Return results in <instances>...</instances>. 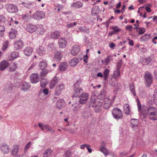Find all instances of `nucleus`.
<instances>
[{
	"mask_svg": "<svg viewBox=\"0 0 157 157\" xmlns=\"http://www.w3.org/2000/svg\"><path fill=\"white\" fill-rule=\"evenodd\" d=\"M72 6L75 9H78L82 7V4L81 2H78L74 3L72 5Z\"/></svg>",
	"mask_w": 157,
	"mask_h": 157,
	"instance_id": "473e14b6",
	"label": "nucleus"
},
{
	"mask_svg": "<svg viewBox=\"0 0 157 157\" xmlns=\"http://www.w3.org/2000/svg\"><path fill=\"white\" fill-rule=\"evenodd\" d=\"M144 7L145 8L146 11L148 12V13H150L151 11V10L150 8L149 7L147 6L146 5H144L143 7H140V8H143Z\"/></svg>",
	"mask_w": 157,
	"mask_h": 157,
	"instance_id": "680f3d73",
	"label": "nucleus"
},
{
	"mask_svg": "<svg viewBox=\"0 0 157 157\" xmlns=\"http://www.w3.org/2000/svg\"><path fill=\"white\" fill-rule=\"evenodd\" d=\"M125 29L131 32L132 29V26L131 25L127 26L126 27Z\"/></svg>",
	"mask_w": 157,
	"mask_h": 157,
	"instance_id": "0e129e2a",
	"label": "nucleus"
},
{
	"mask_svg": "<svg viewBox=\"0 0 157 157\" xmlns=\"http://www.w3.org/2000/svg\"><path fill=\"white\" fill-rule=\"evenodd\" d=\"M5 27L2 25H0V37H2L4 35L5 32Z\"/></svg>",
	"mask_w": 157,
	"mask_h": 157,
	"instance_id": "8fccbe9b",
	"label": "nucleus"
},
{
	"mask_svg": "<svg viewBox=\"0 0 157 157\" xmlns=\"http://www.w3.org/2000/svg\"><path fill=\"white\" fill-rule=\"evenodd\" d=\"M153 97L154 102L156 105H157V89L155 90Z\"/></svg>",
	"mask_w": 157,
	"mask_h": 157,
	"instance_id": "603ef678",
	"label": "nucleus"
},
{
	"mask_svg": "<svg viewBox=\"0 0 157 157\" xmlns=\"http://www.w3.org/2000/svg\"><path fill=\"white\" fill-rule=\"evenodd\" d=\"M21 4H24L25 6L27 8H33V6H34L35 5V4L34 3H33V4L32 3H25L23 2L21 3Z\"/></svg>",
	"mask_w": 157,
	"mask_h": 157,
	"instance_id": "58836bf2",
	"label": "nucleus"
},
{
	"mask_svg": "<svg viewBox=\"0 0 157 157\" xmlns=\"http://www.w3.org/2000/svg\"><path fill=\"white\" fill-rule=\"evenodd\" d=\"M24 46V43L22 41L19 40L15 42L14 44V48L15 50L21 49Z\"/></svg>",
	"mask_w": 157,
	"mask_h": 157,
	"instance_id": "9d476101",
	"label": "nucleus"
},
{
	"mask_svg": "<svg viewBox=\"0 0 157 157\" xmlns=\"http://www.w3.org/2000/svg\"><path fill=\"white\" fill-rule=\"evenodd\" d=\"M52 152V150L49 148L47 149L43 153V157H50Z\"/></svg>",
	"mask_w": 157,
	"mask_h": 157,
	"instance_id": "a878e982",
	"label": "nucleus"
},
{
	"mask_svg": "<svg viewBox=\"0 0 157 157\" xmlns=\"http://www.w3.org/2000/svg\"><path fill=\"white\" fill-rule=\"evenodd\" d=\"M65 86L64 84L62 83L58 85L55 89V95H59L61 94V92L64 89Z\"/></svg>",
	"mask_w": 157,
	"mask_h": 157,
	"instance_id": "1a4fd4ad",
	"label": "nucleus"
},
{
	"mask_svg": "<svg viewBox=\"0 0 157 157\" xmlns=\"http://www.w3.org/2000/svg\"><path fill=\"white\" fill-rule=\"evenodd\" d=\"M89 96V94L83 92L79 96V103L82 104H84L87 102Z\"/></svg>",
	"mask_w": 157,
	"mask_h": 157,
	"instance_id": "39448f33",
	"label": "nucleus"
},
{
	"mask_svg": "<svg viewBox=\"0 0 157 157\" xmlns=\"http://www.w3.org/2000/svg\"><path fill=\"white\" fill-rule=\"evenodd\" d=\"M77 24V23L74 22L73 23H70L67 24L66 25V27L68 28H70L72 27L74 25H75Z\"/></svg>",
	"mask_w": 157,
	"mask_h": 157,
	"instance_id": "13d9d810",
	"label": "nucleus"
},
{
	"mask_svg": "<svg viewBox=\"0 0 157 157\" xmlns=\"http://www.w3.org/2000/svg\"><path fill=\"white\" fill-rule=\"evenodd\" d=\"M115 44L113 43H111L109 44V47L112 49H113L114 47L115 46Z\"/></svg>",
	"mask_w": 157,
	"mask_h": 157,
	"instance_id": "774afa93",
	"label": "nucleus"
},
{
	"mask_svg": "<svg viewBox=\"0 0 157 157\" xmlns=\"http://www.w3.org/2000/svg\"><path fill=\"white\" fill-rule=\"evenodd\" d=\"M100 151L104 154L105 156H107L108 155V150L105 147V145L101 146L100 148Z\"/></svg>",
	"mask_w": 157,
	"mask_h": 157,
	"instance_id": "e433bc0d",
	"label": "nucleus"
},
{
	"mask_svg": "<svg viewBox=\"0 0 157 157\" xmlns=\"http://www.w3.org/2000/svg\"><path fill=\"white\" fill-rule=\"evenodd\" d=\"M62 56V54L60 52L57 51L54 54V59L56 61L58 62L61 59Z\"/></svg>",
	"mask_w": 157,
	"mask_h": 157,
	"instance_id": "6ab92c4d",
	"label": "nucleus"
},
{
	"mask_svg": "<svg viewBox=\"0 0 157 157\" xmlns=\"http://www.w3.org/2000/svg\"><path fill=\"white\" fill-rule=\"evenodd\" d=\"M9 63L6 60H4L0 63V71H3L8 66Z\"/></svg>",
	"mask_w": 157,
	"mask_h": 157,
	"instance_id": "4468645a",
	"label": "nucleus"
},
{
	"mask_svg": "<svg viewBox=\"0 0 157 157\" xmlns=\"http://www.w3.org/2000/svg\"><path fill=\"white\" fill-rule=\"evenodd\" d=\"M67 43L66 39L63 37L60 38L58 41V44L59 47L61 48H65Z\"/></svg>",
	"mask_w": 157,
	"mask_h": 157,
	"instance_id": "9b49d317",
	"label": "nucleus"
},
{
	"mask_svg": "<svg viewBox=\"0 0 157 157\" xmlns=\"http://www.w3.org/2000/svg\"><path fill=\"white\" fill-rule=\"evenodd\" d=\"M67 64L66 62H62L59 64V70L63 71H65L67 68Z\"/></svg>",
	"mask_w": 157,
	"mask_h": 157,
	"instance_id": "a211bd4d",
	"label": "nucleus"
},
{
	"mask_svg": "<svg viewBox=\"0 0 157 157\" xmlns=\"http://www.w3.org/2000/svg\"><path fill=\"white\" fill-rule=\"evenodd\" d=\"M81 80L80 79L78 80L74 85L75 87L76 88L79 87L78 86H79V85L81 84Z\"/></svg>",
	"mask_w": 157,
	"mask_h": 157,
	"instance_id": "052dcab7",
	"label": "nucleus"
},
{
	"mask_svg": "<svg viewBox=\"0 0 157 157\" xmlns=\"http://www.w3.org/2000/svg\"><path fill=\"white\" fill-rule=\"evenodd\" d=\"M39 66L41 70L44 69L47 66L46 62L44 60H43L39 63Z\"/></svg>",
	"mask_w": 157,
	"mask_h": 157,
	"instance_id": "7c9ffc66",
	"label": "nucleus"
},
{
	"mask_svg": "<svg viewBox=\"0 0 157 157\" xmlns=\"http://www.w3.org/2000/svg\"><path fill=\"white\" fill-rule=\"evenodd\" d=\"M86 147L87 148L88 151L89 153H90L92 152V149L90 148V145L87 144Z\"/></svg>",
	"mask_w": 157,
	"mask_h": 157,
	"instance_id": "338daca9",
	"label": "nucleus"
},
{
	"mask_svg": "<svg viewBox=\"0 0 157 157\" xmlns=\"http://www.w3.org/2000/svg\"><path fill=\"white\" fill-rule=\"evenodd\" d=\"M33 51V48L30 46L26 47L24 50V53L27 56H29L32 54Z\"/></svg>",
	"mask_w": 157,
	"mask_h": 157,
	"instance_id": "aec40b11",
	"label": "nucleus"
},
{
	"mask_svg": "<svg viewBox=\"0 0 157 157\" xmlns=\"http://www.w3.org/2000/svg\"><path fill=\"white\" fill-rule=\"evenodd\" d=\"M145 80L144 82L146 86L149 87L152 84L153 81V77L151 74L148 71H146L144 75Z\"/></svg>",
	"mask_w": 157,
	"mask_h": 157,
	"instance_id": "7ed1b4c3",
	"label": "nucleus"
},
{
	"mask_svg": "<svg viewBox=\"0 0 157 157\" xmlns=\"http://www.w3.org/2000/svg\"><path fill=\"white\" fill-rule=\"evenodd\" d=\"M37 30L38 33L40 35H42L44 33V29L42 25H40L38 27H37Z\"/></svg>",
	"mask_w": 157,
	"mask_h": 157,
	"instance_id": "c03bdc74",
	"label": "nucleus"
},
{
	"mask_svg": "<svg viewBox=\"0 0 157 157\" xmlns=\"http://www.w3.org/2000/svg\"><path fill=\"white\" fill-rule=\"evenodd\" d=\"M5 7L9 12L11 13L16 12L18 10L17 6L13 4H7Z\"/></svg>",
	"mask_w": 157,
	"mask_h": 157,
	"instance_id": "0eeeda50",
	"label": "nucleus"
},
{
	"mask_svg": "<svg viewBox=\"0 0 157 157\" xmlns=\"http://www.w3.org/2000/svg\"><path fill=\"white\" fill-rule=\"evenodd\" d=\"M6 21V19L4 16L0 15V22L3 23Z\"/></svg>",
	"mask_w": 157,
	"mask_h": 157,
	"instance_id": "e2e57ef3",
	"label": "nucleus"
},
{
	"mask_svg": "<svg viewBox=\"0 0 157 157\" xmlns=\"http://www.w3.org/2000/svg\"><path fill=\"white\" fill-rule=\"evenodd\" d=\"M48 71L47 69H44L42 70V71L41 72V75H44L45 76L48 73Z\"/></svg>",
	"mask_w": 157,
	"mask_h": 157,
	"instance_id": "69168bd1",
	"label": "nucleus"
},
{
	"mask_svg": "<svg viewBox=\"0 0 157 157\" xmlns=\"http://www.w3.org/2000/svg\"><path fill=\"white\" fill-rule=\"evenodd\" d=\"M105 95V92L104 91H101L98 95V97L99 101H103Z\"/></svg>",
	"mask_w": 157,
	"mask_h": 157,
	"instance_id": "cd10ccee",
	"label": "nucleus"
},
{
	"mask_svg": "<svg viewBox=\"0 0 157 157\" xmlns=\"http://www.w3.org/2000/svg\"><path fill=\"white\" fill-rule=\"evenodd\" d=\"M8 41L6 40L2 44V49L3 51H4L7 48L8 46Z\"/></svg>",
	"mask_w": 157,
	"mask_h": 157,
	"instance_id": "09e8293b",
	"label": "nucleus"
},
{
	"mask_svg": "<svg viewBox=\"0 0 157 157\" xmlns=\"http://www.w3.org/2000/svg\"><path fill=\"white\" fill-rule=\"evenodd\" d=\"M23 20L27 22L30 21L31 18V15L28 13H25L22 15Z\"/></svg>",
	"mask_w": 157,
	"mask_h": 157,
	"instance_id": "c85d7f7f",
	"label": "nucleus"
},
{
	"mask_svg": "<svg viewBox=\"0 0 157 157\" xmlns=\"http://www.w3.org/2000/svg\"><path fill=\"white\" fill-rule=\"evenodd\" d=\"M31 145L32 143L31 142H29L26 145L24 148L25 152H26L27 151Z\"/></svg>",
	"mask_w": 157,
	"mask_h": 157,
	"instance_id": "5fc2aeb1",
	"label": "nucleus"
},
{
	"mask_svg": "<svg viewBox=\"0 0 157 157\" xmlns=\"http://www.w3.org/2000/svg\"><path fill=\"white\" fill-rule=\"evenodd\" d=\"M80 51L79 47L77 45H75L73 46L72 50L71 51V53L74 56H76L79 52Z\"/></svg>",
	"mask_w": 157,
	"mask_h": 157,
	"instance_id": "393cba45",
	"label": "nucleus"
},
{
	"mask_svg": "<svg viewBox=\"0 0 157 157\" xmlns=\"http://www.w3.org/2000/svg\"><path fill=\"white\" fill-rule=\"evenodd\" d=\"M138 110L141 118H146L147 115L151 120H157V108L156 107L150 106L147 107L145 105H141L138 99H137Z\"/></svg>",
	"mask_w": 157,
	"mask_h": 157,
	"instance_id": "f257e3e1",
	"label": "nucleus"
},
{
	"mask_svg": "<svg viewBox=\"0 0 157 157\" xmlns=\"http://www.w3.org/2000/svg\"><path fill=\"white\" fill-rule=\"evenodd\" d=\"M124 113L126 114H129L130 113V108L129 105L128 104H126L124 105Z\"/></svg>",
	"mask_w": 157,
	"mask_h": 157,
	"instance_id": "c9c22d12",
	"label": "nucleus"
},
{
	"mask_svg": "<svg viewBox=\"0 0 157 157\" xmlns=\"http://www.w3.org/2000/svg\"><path fill=\"white\" fill-rule=\"evenodd\" d=\"M37 52L38 54L40 56L44 55L45 54V50L42 46H40L39 48L37 50Z\"/></svg>",
	"mask_w": 157,
	"mask_h": 157,
	"instance_id": "bb28decb",
	"label": "nucleus"
},
{
	"mask_svg": "<svg viewBox=\"0 0 157 157\" xmlns=\"http://www.w3.org/2000/svg\"><path fill=\"white\" fill-rule=\"evenodd\" d=\"M113 60L112 57L110 56H107V58L105 59V65H108L109 63L110 62Z\"/></svg>",
	"mask_w": 157,
	"mask_h": 157,
	"instance_id": "a18cd8bd",
	"label": "nucleus"
},
{
	"mask_svg": "<svg viewBox=\"0 0 157 157\" xmlns=\"http://www.w3.org/2000/svg\"><path fill=\"white\" fill-rule=\"evenodd\" d=\"M150 38V35L149 34H145L140 38V40L141 41H147Z\"/></svg>",
	"mask_w": 157,
	"mask_h": 157,
	"instance_id": "ea45409f",
	"label": "nucleus"
},
{
	"mask_svg": "<svg viewBox=\"0 0 157 157\" xmlns=\"http://www.w3.org/2000/svg\"><path fill=\"white\" fill-rule=\"evenodd\" d=\"M59 80L56 76H55L51 81L49 84L50 88L51 89H53L56 85L58 82Z\"/></svg>",
	"mask_w": 157,
	"mask_h": 157,
	"instance_id": "f3484780",
	"label": "nucleus"
},
{
	"mask_svg": "<svg viewBox=\"0 0 157 157\" xmlns=\"http://www.w3.org/2000/svg\"><path fill=\"white\" fill-rule=\"evenodd\" d=\"M121 62H119L117 64V68L114 71L113 77L115 79H116L118 78L120 74V68L121 67Z\"/></svg>",
	"mask_w": 157,
	"mask_h": 157,
	"instance_id": "6e6552de",
	"label": "nucleus"
},
{
	"mask_svg": "<svg viewBox=\"0 0 157 157\" xmlns=\"http://www.w3.org/2000/svg\"><path fill=\"white\" fill-rule=\"evenodd\" d=\"M30 78V82L33 83H36L39 81L38 75L36 74H33L31 75Z\"/></svg>",
	"mask_w": 157,
	"mask_h": 157,
	"instance_id": "ddd939ff",
	"label": "nucleus"
},
{
	"mask_svg": "<svg viewBox=\"0 0 157 157\" xmlns=\"http://www.w3.org/2000/svg\"><path fill=\"white\" fill-rule=\"evenodd\" d=\"M60 36V32L58 31H55L51 33L50 35V38L54 39H58Z\"/></svg>",
	"mask_w": 157,
	"mask_h": 157,
	"instance_id": "4be33fe9",
	"label": "nucleus"
},
{
	"mask_svg": "<svg viewBox=\"0 0 157 157\" xmlns=\"http://www.w3.org/2000/svg\"><path fill=\"white\" fill-rule=\"evenodd\" d=\"M48 90L47 88H45L43 89H41L39 91L38 95H40L43 93L45 95H46L48 94Z\"/></svg>",
	"mask_w": 157,
	"mask_h": 157,
	"instance_id": "37998d69",
	"label": "nucleus"
},
{
	"mask_svg": "<svg viewBox=\"0 0 157 157\" xmlns=\"http://www.w3.org/2000/svg\"><path fill=\"white\" fill-rule=\"evenodd\" d=\"M112 29L113 30L115 33H118L120 30V29L118 28L117 26L113 27H112Z\"/></svg>",
	"mask_w": 157,
	"mask_h": 157,
	"instance_id": "bf43d9fd",
	"label": "nucleus"
},
{
	"mask_svg": "<svg viewBox=\"0 0 157 157\" xmlns=\"http://www.w3.org/2000/svg\"><path fill=\"white\" fill-rule=\"evenodd\" d=\"M54 43H50L47 46V50L49 51H54L55 49Z\"/></svg>",
	"mask_w": 157,
	"mask_h": 157,
	"instance_id": "79ce46f5",
	"label": "nucleus"
},
{
	"mask_svg": "<svg viewBox=\"0 0 157 157\" xmlns=\"http://www.w3.org/2000/svg\"><path fill=\"white\" fill-rule=\"evenodd\" d=\"M31 86L28 83L24 81L22 84L21 86V90L24 92H27L30 88Z\"/></svg>",
	"mask_w": 157,
	"mask_h": 157,
	"instance_id": "dca6fc26",
	"label": "nucleus"
},
{
	"mask_svg": "<svg viewBox=\"0 0 157 157\" xmlns=\"http://www.w3.org/2000/svg\"><path fill=\"white\" fill-rule=\"evenodd\" d=\"M45 16L44 13L41 11H36L33 15V17L34 19L38 20L44 18Z\"/></svg>",
	"mask_w": 157,
	"mask_h": 157,
	"instance_id": "423d86ee",
	"label": "nucleus"
},
{
	"mask_svg": "<svg viewBox=\"0 0 157 157\" xmlns=\"http://www.w3.org/2000/svg\"><path fill=\"white\" fill-rule=\"evenodd\" d=\"M71 152L70 151H67L64 154L63 157H70L71 155Z\"/></svg>",
	"mask_w": 157,
	"mask_h": 157,
	"instance_id": "6e6d98bb",
	"label": "nucleus"
},
{
	"mask_svg": "<svg viewBox=\"0 0 157 157\" xmlns=\"http://www.w3.org/2000/svg\"><path fill=\"white\" fill-rule=\"evenodd\" d=\"M64 101L63 99H59L56 103V106L57 108L61 109L63 107Z\"/></svg>",
	"mask_w": 157,
	"mask_h": 157,
	"instance_id": "c756f323",
	"label": "nucleus"
},
{
	"mask_svg": "<svg viewBox=\"0 0 157 157\" xmlns=\"http://www.w3.org/2000/svg\"><path fill=\"white\" fill-rule=\"evenodd\" d=\"M74 90V93H73L72 97L75 98L79 97L80 95V93L83 91V90L81 87L76 88L75 87Z\"/></svg>",
	"mask_w": 157,
	"mask_h": 157,
	"instance_id": "f8f14e48",
	"label": "nucleus"
},
{
	"mask_svg": "<svg viewBox=\"0 0 157 157\" xmlns=\"http://www.w3.org/2000/svg\"><path fill=\"white\" fill-rule=\"evenodd\" d=\"M0 149L5 153H7L9 152V146L6 144H1L0 146Z\"/></svg>",
	"mask_w": 157,
	"mask_h": 157,
	"instance_id": "412c9836",
	"label": "nucleus"
},
{
	"mask_svg": "<svg viewBox=\"0 0 157 157\" xmlns=\"http://www.w3.org/2000/svg\"><path fill=\"white\" fill-rule=\"evenodd\" d=\"M152 60L151 59L150 57L144 59L142 62V63L144 65H148L149 64Z\"/></svg>",
	"mask_w": 157,
	"mask_h": 157,
	"instance_id": "72a5a7b5",
	"label": "nucleus"
},
{
	"mask_svg": "<svg viewBox=\"0 0 157 157\" xmlns=\"http://www.w3.org/2000/svg\"><path fill=\"white\" fill-rule=\"evenodd\" d=\"M109 71L108 69H106L103 72L104 79L105 80L107 79L109 75Z\"/></svg>",
	"mask_w": 157,
	"mask_h": 157,
	"instance_id": "49530a36",
	"label": "nucleus"
},
{
	"mask_svg": "<svg viewBox=\"0 0 157 157\" xmlns=\"http://www.w3.org/2000/svg\"><path fill=\"white\" fill-rule=\"evenodd\" d=\"M133 29H136L137 31L138 32V34L140 35L143 34L145 31V29L144 28H138V27H134Z\"/></svg>",
	"mask_w": 157,
	"mask_h": 157,
	"instance_id": "4c0bfd02",
	"label": "nucleus"
},
{
	"mask_svg": "<svg viewBox=\"0 0 157 157\" xmlns=\"http://www.w3.org/2000/svg\"><path fill=\"white\" fill-rule=\"evenodd\" d=\"M79 62V59L76 58H74L69 62V64L71 67H75Z\"/></svg>",
	"mask_w": 157,
	"mask_h": 157,
	"instance_id": "5701e85b",
	"label": "nucleus"
},
{
	"mask_svg": "<svg viewBox=\"0 0 157 157\" xmlns=\"http://www.w3.org/2000/svg\"><path fill=\"white\" fill-rule=\"evenodd\" d=\"M20 146L18 145H13V148L11 151V155L14 156L16 155L18 153Z\"/></svg>",
	"mask_w": 157,
	"mask_h": 157,
	"instance_id": "b1692460",
	"label": "nucleus"
},
{
	"mask_svg": "<svg viewBox=\"0 0 157 157\" xmlns=\"http://www.w3.org/2000/svg\"><path fill=\"white\" fill-rule=\"evenodd\" d=\"M136 123L135 124L133 123V121H131V127L132 128H134V129L136 128L137 127L138 124V120H136Z\"/></svg>",
	"mask_w": 157,
	"mask_h": 157,
	"instance_id": "3c124183",
	"label": "nucleus"
},
{
	"mask_svg": "<svg viewBox=\"0 0 157 157\" xmlns=\"http://www.w3.org/2000/svg\"><path fill=\"white\" fill-rule=\"evenodd\" d=\"M40 86L42 87H44L46 86V80L44 79H42L40 82Z\"/></svg>",
	"mask_w": 157,
	"mask_h": 157,
	"instance_id": "864d4df0",
	"label": "nucleus"
},
{
	"mask_svg": "<svg viewBox=\"0 0 157 157\" xmlns=\"http://www.w3.org/2000/svg\"><path fill=\"white\" fill-rule=\"evenodd\" d=\"M37 27L35 25L31 24H28L26 27V30L30 33H33L37 30Z\"/></svg>",
	"mask_w": 157,
	"mask_h": 157,
	"instance_id": "2eb2a0df",
	"label": "nucleus"
},
{
	"mask_svg": "<svg viewBox=\"0 0 157 157\" xmlns=\"http://www.w3.org/2000/svg\"><path fill=\"white\" fill-rule=\"evenodd\" d=\"M17 64L15 62L13 63L10 67L9 69L10 71H14L17 68Z\"/></svg>",
	"mask_w": 157,
	"mask_h": 157,
	"instance_id": "f704fd0d",
	"label": "nucleus"
},
{
	"mask_svg": "<svg viewBox=\"0 0 157 157\" xmlns=\"http://www.w3.org/2000/svg\"><path fill=\"white\" fill-rule=\"evenodd\" d=\"M19 55V54L18 52H12L11 56L12 58L15 59Z\"/></svg>",
	"mask_w": 157,
	"mask_h": 157,
	"instance_id": "4d7b16f0",
	"label": "nucleus"
},
{
	"mask_svg": "<svg viewBox=\"0 0 157 157\" xmlns=\"http://www.w3.org/2000/svg\"><path fill=\"white\" fill-rule=\"evenodd\" d=\"M129 88L131 92L132 93L134 96L136 95L135 90V86L133 83H131L129 85Z\"/></svg>",
	"mask_w": 157,
	"mask_h": 157,
	"instance_id": "a19ab883",
	"label": "nucleus"
},
{
	"mask_svg": "<svg viewBox=\"0 0 157 157\" xmlns=\"http://www.w3.org/2000/svg\"><path fill=\"white\" fill-rule=\"evenodd\" d=\"M112 113L113 117L116 120L121 119L123 117L122 111L118 108H114L112 111Z\"/></svg>",
	"mask_w": 157,
	"mask_h": 157,
	"instance_id": "20e7f679",
	"label": "nucleus"
},
{
	"mask_svg": "<svg viewBox=\"0 0 157 157\" xmlns=\"http://www.w3.org/2000/svg\"><path fill=\"white\" fill-rule=\"evenodd\" d=\"M111 102V100L109 98H106L104 99L103 101H97L96 102V104L97 106H102L104 109H107L110 106Z\"/></svg>",
	"mask_w": 157,
	"mask_h": 157,
	"instance_id": "f03ea898",
	"label": "nucleus"
},
{
	"mask_svg": "<svg viewBox=\"0 0 157 157\" xmlns=\"http://www.w3.org/2000/svg\"><path fill=\"white\" fill-rule=\"evenodd\" d=\"M10 38L11 39H14L17 35V31L15 30H12L9 33Z\"/></svg>",
	"mask_w": 157,
	"mask_h": 157,
	"instance_id": "2f4dec72",
	"label": "nucleus"
},
{
	"mask_svg": "<svg viewBox=\"0 0 157 157\" xmlns=\"http://www.w3.org/2000/svg\"><path fill=\"white\" fill-rule=\"evenodd\" d=\"M44 127L45 128V129L46 130L49 132L52 133H54L55 132V131L52 129H51L50 127L48 125H46L44 126Z\"/></svg>",
	"mask_w": 157,
	"mask_h": 157,
	"instance_id": "de8ad7c7",
	"label": "nucleus"
}]
</instances>
